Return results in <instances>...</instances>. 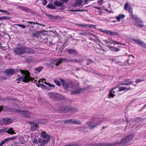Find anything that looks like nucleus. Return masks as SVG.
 Instances as JSON below:
<instances>
[{
    "label": "nucleus",
    "instance_id": "f257e3e1",
    "mask_svg": "<svg viewBox=\"0 0 146 146\" xmlns=\"http://www.w3.org/2000/svg\"><path fill=\"white\" fill-rule=\"evenodd\" d=\"M18 72H20L23 76L17 78V81H20L22 80L23 82L26 83L29 82L30 81L33 82V79L30 76V74L28 71L18 69Z\"/></svg>",
    "mask_w": 146,
    "mask_h": 146
},
{
    "label": "nucleus",
    "instance_id": "f03ea898",
    "mask_svg": "<svg viewBox=\"0 0 146 146\" xmlns=\"http://www.w3.org/2000/svg\"><path fill=\"white\" fill-rule=\"evenodd\" d=\"M41 135L44 139H39L37 141V143H40L38 146H44L47 144L50 138V136L47 134L44 131H42L41 133Z\"/></svg>",
    "mask_w": 146,
    "mask_h": 146
},
{
    "label": "nucleus",
    "instance_id": "7ed1b4c3",
    "mask_svg": "<svg viewBox=\"0 0 146 146\" xmlns=\"http://www.w3.org/2000/svg\"><path fill=\"white\" fill-rule=\"evenodd\" d=\"M13 51L15 54H22L25 53H30L31 52L29 48L24 46L21 48H15Z\"/></svg>",
    "mask_w": 146,
    "mask_h": 146
},
{
    "label": "nucleus",
    "instance_id": "20e7f679",
    "mask_svg": "<svg viewBox=\"0 0 146 146\" xmlns=\"http://www.w3.org/2000/svg\"><path fill=\"white\" fill-rule=\"evenodd\" d=\"M50 98L54 100H60L65 99L63 95L54 92H50L48 93Z\"/></svg>",
    "mask_w": 146,
    "mask_h": 146
},
{
    "label": "nucleus",
    "instance_id": "39448f33",
    "mask_svg": "<svg viewBox=\"0 0 146 146\" xmlns=\"http://www.w3.org/2000/svg\"><path fill=\"white\" fill-rule=\"evenodd\" d=\"M59 80L66 90H68L70 86L72 85V82L71 80L67 79L65 80L62 78H59Z\"/></svg>",
    "mask_w": 146,
    "mask_h": 146
},
{
    "label": "nucleus",
    "instance_id": "423d86ee",
    "mask_svg": "<svg viewBox=\"0 0 146 146\" xmlns=\"http://www.w3.org/2000/svg\"><path fill=\"white\" fill-rule=\"evenodd\" d=\"M106 120L104 118H100L99 121L97 122H88L87 123V125L90 129H94L98 125H100L102 122Z\"/></svg>",
    "mask_w": 146,
    "mask_h": 146
},
{
    "label": "nucleus",
    "instance_id": "0eeeda50",
    "mask_svg": "<svg viewBox=\"0 0 146 146\" xmlns=\"http://www.w3.org/2000/svg\"><path fill=\"white\" fill-rule=\"evenodd\" d=\"M15 112L19 113L23 117L29 118L31 116V113L27 110H21L15 109Z\"/></svg>",
    "mask_w": 146,
    "mask_h": 146
},
{
    "label": "nucleus",
    "instance_id": "6e6552de",
    "mask_svg": "<svg viewBox=\"0 0 146 146\" xmlns=\"http://www.w3.org/2000/svg\"><path fill=\"white\" fill-rule=\"evenodd\" d=\"M134 136L132 135H127L123 138L120 141L121 145H124L131 141L133 139Z\"/></svg>",
    "mask_w": 146,
    "mask_h": 146
},
{
    "label": "nucleus",
    "instance_id": "1a4fd4ad",
    "mask_svg": "<svg viewBox=\"0 0 146 146\" xmlns=\"http://www.w3.org/2000/svg\"><path fill=\"white\" fill-rule=\"evenodd\" d=\"M65 124L70 123L72 124H80V121L74 119H66L64 122Z\"/></svg>",
    "mask_w": 146,
    "mask_h": 146
},
{
    "label": "nucleus",
    "instance_id": "9d476101",
    "mask_svg": "<svg viewBox=\"0 0 146 146\" xmlns=\"http://www.w3.org/2000/svg\"><path fill=\"white\" fill-rule=\"evenodd\" d=\"M19 69H7L6 70L5 72L6 74L9 76H12L14 74L15 72H18Z\"/></svg>",
    "mask_w": 146,
    "mask_h": 146
},
{
    "label": "nucleus",
    "instance_id": "9b49d317",
    "mask_svg": "<svg viewBox=\"0 0 146 146\" xmlns=\"http://www.w3.org/2000/svg\"><path fill=\"white\" fill-rule=\"evenodd\" d=\"M58 59V58H55L52 60L50 62V65L51 68H56L60 64V63H59V62L56 61V60Z\"/></svg>",
    "mask_w": 146,
    "mask_h": 146
},
{
    "label": "nucleus",
    "instance_id": "f8f14e48",
    "mask_svg": "<svg viewBox=\"0 0 146 146\" xmlns=\"http://www.w3.org/2000/svg\"><path fill=\"white\" fill-rule=\"evenodd\" d=\"M56 61L59 62V63L61 64L62 62H70V59L66 58H58V59L56 60Z\"/></svg>",
    "mask_w": 146,
    "mask_h": 146
},
{
    "label": "nucleus",
    "instance_id": "ddd939ff",
    "mask_svg": "<svg viewBox=\"0 0 146 146\" xmlns=\"http://www.w3.org/2000/svg\"><path fill=\"white\" fill-rule=\"evenodd\" d=\"M105 33L110 35L118 36L119 34L117 32H113L111 31L105 30L104 31Z\"/></svg>",
    "mask_w": 146,
    "mask_h": 146
},
{
    "label": "nucleus",
    "instance_id": "4468645a",
    "mask_svg": "<svg viewBox=\"0 0 146 146\" xmlns=\"http://www.w3.org/2000/svg\"><path fill=\"white\" fill-rule=\"evenodd\" d=\"M43 31H39L35 33H33L32 34V36L34 38H38L40 36V34L43 33Z\"/></svg>",
    "mask_w": 146,
    "mask_h": 146
},
{
    "label": "nucleus",
    "instance_id": "2eb2a0df",
    "mask_svg": "<svg viewBox=\"0 0 146 146\" xmlns=\"http://www.w3.org/2000/svg\"><path fill=\"white\" fill-rule=\"evenodd\" d=\"M124 9L129 12L131 13H133V10L131 7L129 6L128 5V3H127L125 5Z\"/></svg>",
    "mask_w": 146,
    "mask_h": 146
},
{
    "label": "nucleus",
    "instance_id": "dca6fc26",
    "mask_svg": "<svg viewBox=\"0 0 146 146\" xmlns=\"http://www.w3.org/2000/svg\"><path fill=\"white\" fill-rule=\"evenodd\" d=\"M12 109L7 106H0V112L2 111H6L8 110H11Z\"/></svg>",
    "mask_w": 146,
    "mask_h": 146
},
{
    "label": "nucleus",
    "instance_id": "f3484780",
    "mask_svg": "<svg viewBox=\"0 0 146 146\" xmlns=\"http://www.w3.org/2000/svg\"><path fill=\"white\" fill-rule=\"evenodd\" d=\"M84 61L83 59H77L74 58L73 59H70V62L76 63L78 62L80 63H82Z\"/></svg>",
    "mask_w": 146,
    "mask_h": 146
},
{
    "label": "nucleus",
    "instance_id": "a211bd4d",
    "mask_svg": "<svg viewBox=\"0 0 146 146\" xmlns=\"http://www.w3.org/2000/svg\"><path fill=\"white\" fill-rule=\"evenodd\" d=\"M108 47L111 50L115 52H117L120 50V49L118 48L111 46H108Z\"/></svg>",
    "mask_w": 146,
    "mask_h": 146
},
{
    "label": "nucleus",
    "instance_id": "6ab92c4d",
    "mask_svg": "<svg viewBox=\"0 0 146 146\" xmlns=\"http://www.w3.org/2000/svg\"><path fill=\"white\" fill-rule=\"evenodd\" d=\"M17 7L19 9L25 12H29L30 10L29 9L26 7L21 6H18Z\"/></svg>",
    "mask_w": 146,
    "mask_h": 146
},
{
    "label": "nucleus",
    "instance_id": "aec40b11",
    "mask_svg": "<svg viewBox=\"0 0 146 146\" xmlns=\"http://www.w3.org/2000/svg\"><path fill=\"white\" fill-rule=\"evenodd\" d=\"M82 1L81 0H76L74 6L76 7L78 6H80L82 5Z\"/></svg>",
    "mask_w": 146,
    "mask_h": 146
},
{
    "label": "nucleus",
    "instance_id": "412c9836",
    "mask_svg": "<svg viewBox=\"0 0 146 146\" xmlns=\"http://www.w3.org/2000/svg\"><path fill=\"white\" fill-rule=\"evenodd\" d=\"M1 119L2 120V122H3L4 123V124H5V123L10 122L11 120V118H2Z\"/></svg>",
    "mask_w": 146,
    "mask_h": 146
},
{
    "label": "nucleus",
    "instance_id": "4be33fe9",
    "mask_svg": "<svg viewBox=\"0 0 146 146\" xmlns=\"http://www.w3.org/2000/svg\"><path fill=\"white\" fill-rule=\"evenodd\" d=\"M54 4L55 5L58 7H62L63 5L62 2L58 1H55L54 2Z\"/></svg>",
    "mask_w": 146,
    "mask_h": 146
},
{
    "label": "nucleus",
    "instance_id": "5701e85b",
    "mask_svg": "<svg viewBox=\"0 0 146 146\" xmlns=\"http://www.w3.org/2000/svg\"><path fill=\"white\" fill-rule=\"evenodd\" d=\"M114 90V89L113 88H112L111 91L110 92L109 94V96L108 97V98H113L114 97V92L113 91Z\"/></svg>",
    "mask_w": 146,
    "mask_h": 146
},
{
    "label": "nucleus",
    "instance_id": "b1692460",
    "mask_svg": "<svg viewBox=\"0 0 146 146\" xmlns=\"http://www.w3.org/2000/svg\"><path fill=\"white\" fill-rule=\"evenodd\" d=\"M31 130L32 131H35L36 129L37 126L36 124L35 123H31Z\"/></svg>",
    "mask_w": 146,
    "mask_h": 146
},
{
    "label": "nucleus",
    "instance_id": "393cba45",
    "mask_svg": "<svg viewBox=\"0 0 146 146\" xmlns=\"http://www.w3.org/2000/svg\"><path fill=\"white\" fill-rule=\"evenodd\" d=\"M68 52L70 54H75L76 55L77 52L75 49H69L68 50Z\"/></svg>",
    "mask_w": 146,
    "mask_h": 146
},
{
    "label": "nucleus",
    "instance_id": "a878e982",
    "mask_svg": "<svg viewBox=\"0 0 146 146\" xmlns=\"http://www.w3.org/2000/svg\"><path fill=\"white\" fill-rule=\"evenodd\" d=\"M6 132H7L8 134H11V135L15 134V133L13 130V128H10L9 129H8L7 128V131Z\"/></svg>",
    "mask_w": 146,
    "mask_h": 146
},
{
    "label": "nucleus",
    "instance_id": "bb28decb",
    "mask_svg": "<svg viewBox=\"0 0 146 146\" xmlns=\"http://www.w3.org/2000/svg\"><path fill=\"white\" fill-rule=\"evenodd\" d=\"M130 89V88H126L125 87L121 86L119 88V90L118 91H121L124 90H128Z\"/></svg>",
    "mask_w": 146,
    "mask_h": 146
},
{
    "label": "nucleus",
    "instance_id": "cd10ccee",
    "mask_svg": "<svg viewBox=\"0 0 146 146\" xmlns=\"http://www.w3.org/2000/svg\"><path fill=\"white\" fill-rule=\"evenodd\" d=\"M125 17V15L124 14H119L115 18L118 20H119L120 19L124 18Z\"/></svg>",
    "mask_w": 146,
    "mask_h": 146
},
{
    "label": "nucleus",
    "instance_id": "c85d7f7f",
    "mask_svg": "<svg viewBox=\"0 0 146 146\" xmlns=\"http://www.w3.org/2000/svg\"><path fill=\"white\" fill-rule=\"evenodd\" d=\"M131 16L132 18L135 21V22H138L139 21H140V19L138 18L136 16L133 15H132Z\"/></svg>",
    "mask_w": 146,
    "mask_h": 146
},
{
    "label": "nucleus",
    "instance_id": "c756f323",
    "mask_svg": "<svg viewBox=\"0 0 146 146\" xmlns=\"http://www.w3.org/2000/svg\"><path fill=\"white\" fill-rule=\"evenodd\" d=\"M27 23H30V24H33L34 25L36 24V25H38L39 26H42V27H44L45 26V25H43L42 24L40 23H37V22H27Z\"/></svg>",
    "mask_w": 146,
    "mask_h": 146
},
{
    "label": "nucleus",
    "instance_id": "7c9ffc66",
    "mask_svg": "<svg viewBox=\"0 0 146 146\" xmlns=\"http://www.w3.org/2000/svg\"><path fill=\"white\" fill-rule=\"evenodd\" d=\"M46 7L47 8H50L51 9H55V7L51 4H48L46 6Z\"/></svg>",
    "mask_w": 146,
    "mask_h": 146
},
{
    "label": "nucleus",
    "instance_id": "2f4dec72",
    "mask_svg": "<svg viewBox=\"0 0 146 146\" xmlns=\"http://www.w3.org/2000/svg\"><path fill=\"white\" fill-rule=\"evenodd\" d=\"M142 21L140 19V21H139L138 22L137 21V22H136L138 26L141 27H143V25L142 24Z\"/></svg>",
    "mask_w": 146,
    "mask_h": 146
},
{
    "label": "nucleus",
    "instance_id": "473e14b6",
    "mask_svg": "<svg viewBox=\"0 0 146 146\" xmlns=\"http://www.w3.org/2000/svg\"><path fill=\"white\" fill-rule=\"evenodd\" d=\"M133 83V82L131 81L129 82H128L124 83L123 82H120L119 83L121 84L122 85H129L131 84H132Z\"/></svg>",
    "mask_w": 146,
    "mask_h": 146
},
{
    "label": "nucleus",
    "instance_id": "72a5a7b5",
    "mask_svg": "<svg viewBox=\"0 0 146 146\" xmlns=\"http://www.w3.org/2000/svg\"><path fill=\"white\" fill-rule=\"evenodd\" d=\"M94 62V61L91 59H89L87 60V62L86 63V65H88L90 64L93 63Z\"/></svg>",
    "mask_w": 146,
    "mask_h": 146
},
{
    "label": "nucleus",
    "instance_id": "f704fd0d",
    "mask_svg": "<svg viewBox=\"0 0 146 146\" xmlns=\"http://www.w3.org/2000/svg\"><path fill=\"white\" fill-rule=\"evenodd\" d=\"M90 34V33L89 32H84L83 33H79V35H82V36H86L87 35H89Z\"/></svg>",
    "mask_w": 146,
    "mask_h": 146
},
{
    "label": "nucleus",
    "instance_id": "c9c22d12",
    "mask_svg": "<svg viewBox=\"0 0 146 146\" xmlns=\"http://www.w3.org/2000/svg\"><path fill=\"white\" fill-rule=\"evenodd\" d=\"M7 131V128L6 127L3 128L0 130V134L2 133L6 132Z\"/></svg>",
    "mask_w": 146,
    "mask_h": 146
},
{
    "label": "nucleus",
    "instance_id": "e433bc0d",
    "mask_svg": "<svg viewBox=\"0 0 146 146\" xmlns=\"http://www.w3.org/2000/svg\"><path fill=\"white\" fill-rule=\"evenodd\" d=\"M43 69V68L41 66L38 67L37 68L35 69V70L37 71L38 73L40 72Z\"/></svg>",
    "mask_w": 146,
    "mask_h": 146
},
{
    "label": "nucleus",
    "instance_id": "4c0bfd02",
    "mask_svg": "<svg viewBox=\"0 0 146 146\" xmlns=\"http://www.w3.org/2000/svg\"><path fill=\"white\" fill-rule=\"evenodd\" d=\"M0 11L3 13H5V14L7 15H10L11 14L10 13L6 10L0 9Z\"/></svg>",
    "mask_w": 146,
    "mask_h": 146
},
{
    "label": "nucleus",
    "instance_id": "58836bf2",
    "mask_svg": "<svg viewBox=\"0 0 146 146\" xmlns=\"http://www.w3.org/2000/svg\"><path fill=\"white\" fill-rule=\"evenodd\" d=\"M96 51L97 53H100L102 55H103L104 54V52L105 51V50L101 49L99 52L97 51V50H96Z\"/></svg>",
    "mask_w": 146,
    "mask_h": 146
},
{
    "label": "nucleus",
    "instance_id": "ea45409f",
    "mask_svg": "<svg viewBox=\"0 0 146 146\" xmlns=\"http://www.w3.org/2000/svg\"><path fill=\"white\" fill-rule=\"evenodd\" d=\"M17 137L16 136H13L12 137L8 138V139H9V141H13V140L17 139Z\"/></svg>",
    "mask_w": 146,
    "mask_h": 146
},
{
    "label": "nucleus",
    "instance_id": "a19ab883",
    "mask_svg": "<svg viewBox=\"0 0 146 146\" xmlns=\"http://www.w3.org/2000/svg\"><path fill=\"white\" fill-rule=\"evenodd\" d=\"M86 24H76V26H78L79 27H86Z\"/></svg>",
    "mask_w": 146,
    "mask_h": 146
},
{
    "label": "nucleus",
    "instance_id": "79ce46f5",
    "mask_svg": "<svg viewBox=\"0 0 146 146\" xmlns=\"http://www.w3.org/2000/svg\"><path fill=\"white\" fill-rule=\"evenodd\" d=\"M144 80H145L144 79H137L135 80V82L136 83L138 84L140 82H143Z\"/></svg>",
    "mask_w": 146,
    "mask_h": 146
},
{
    "label": "nucleus",
    "instance_id": "37998d69",
    "mask_svg": "<svg viewBox=\"0 0 146 146\" xmlns=\"http://www.w3.org/2000/svg\"><path fill=\"white\" fill-rule=\"evenodd\" d=\"M54 82L58 86H60V83L58 80H54Z\"/></svg>",
    "mask_w": 146,
    "mask_h": 146
},
{
    "label": "nucleus",
    "instance_id": "c03bdc74",
    "mask_svg": "<svg viewBox=\"0 0 146 146\" xmlns=\"http://www.w3.org/2000/svg\"><path fill=\"white\" fill-rule=\"evenodd\" d=\"M17 26H18L21 27L23 29H25V25H21L20 24H15Z\"/></svg>",
    "mask_w": 146,
    "mask_h": 146
},
{
    "label": "nucleus",
    "instance_id": "a18cd8bd",
    "mask_svg": "<svg viewBox=\"0 0 146 146\" xmlns=\"http://www.w3.org/2000/svg\"><path fill=\"white\" fill-rule=\"evenodd\" d=\"M40 80H39V81H38V82H39V84L41 86H43V87H44V88H46V89H48V90H50L49 89V88L47 87V86H45V85H43V84H40Z\"/></svg>",
    "mask_w": 146,
    "mask_h": 146
},
{
    "label": "nucleus",
    "instance_id": "49530a36",
    "mask_svg": "<svg viewBox=\"0 0 146 146\" xmlns=\"http://www.w3.org/2000/svg\"><path fill=\"white\" fill-rule=\"evenodd\" d=\"M2 19L10 20L11 17L9 16L2 17Z\"/></svg>",
    "mask_w": 146,
    "mask_h": 146
},
{
    "label": "nucleus",
    "instance_id": "de8ad7c7",
    "mask_svg": "<svg viewBox=\"0 0 146 146\" xmlns=\"http://www.w3.org/2000/svg\"><path fill=\"white\" fill-rule=\"evenodd\" d=\"M79 92H78V91H77V90H75L74 91H72L71 92V94L72 95L74 94H79Z\"/></svg>",
    "mask_w": 146,
    "mask_h": 146
},
{
    "label": "nucleus",
    "instance_id": "09e8293b",
    "mask_svg": "<svg viewBox=\"0 0 146 146\" xmlns=\"http://www.w3.org/2000/svg\"><path fill=\"white\" fill-rule=\"evenodd\" d=\"M140 44H139L140 45L143 47L146 48V44L144 42L141 41L140 43Z\"/></svg>",
    "mask_w": 146,
    "mask_h": 146
},
{
    "label": "nucleus",
    "instance_id": "8fccbe9b",
    "mask_svg": "<svg viewBox=\"0 0 146 146\" xmlns=\"http://www.w3.org/2000/svg\"><path fill=\"white\" fill-rule=\"evenodd\" d=\"M70 146H78L79 145L78 143H69Z\"/></svg>",
    "mask_w": 146,
    "mask_h": 146
},
{
    "label": "nucleus",
    "instance_id": "3c124183",
    "mask_svg": "<svg viewBox=\"0 0 146 146\" xmlns=\"http://www.w3.org/2000/svg\"><path fill=\"white\" fill-rule=\"evenodd\" d=\"M42 3L44 6H45L47 4V1L46 0H43L42 1Z\"/></svg>",
    "mask_w": 146,
    "mask_h": 146
},
{
    "label": "nucleus",
    "instance_id": "603ef678",
    "mask_svg": "<svg viewBox=\"0 0 146 146\" xmlns=\"http://www.w3.org/2000/svg\"><path fill=\"white\" fill-rule=\"evenodd\" d=\"M92 26H96V25L88 24H86V27H89L90 28H92Z\"/></svg>",
    "mask_w": 146,
    "mask_h": 146
},
{
    "label": "nucleus",
    "instance_id": "864d4df0",
    "mask_svg": "<svg viewBox=\"0 0 146 146\" xmlns=\"http://www.w3.org/2000/svg\"><path fill=\"white\" fill-rule=\"evenodd\" d=\"M77 90L79 92V93L83 92V89L82 88H78Z\"/></svg>",
    "mask_w": 146,
    "mask_h": 146
},
{
    "label": "nucleus",
    "instance_id": "5fc2aeb1",
    "mask_svg": "<svg viewBox=\"0 0 146 146\" xmlns=\"http://www.w3.org/2000/svg\"><path fill=\"white\" fill-rule=\"evenodd\" d=\"M84 10H72L71 11H74V12H77V11H84Z\"/></svg>",
    "mask_w": 146,
    "mask_h": 146
},
{
    "label": "nucleus",
    "instance_id": "6e6d98bb",
    "mask_svg": "<svg viewBox=\"0 0 146 146\" xmlns=\"http://www.w3.org/2000/svg\"><path fill=\"white\" fill-rule=\"evenodd\" d=\"M112 43L113 44H119V42H117L113 40H112Z\"/></svg>",
    "mask_w": 146,
    "mask_h": 146
},
{
    "label": "nucleus",
    "instance_id": "4d7b16f0",
    "mask_svg": "<svg viewBox=\"0 0 146 146\" xmlns=\"http://www.w3.org/2000/svg\"><path fill=\"white\" fill-rule=\"evenodd\" d=\"M104 0H99L98 2V3L100 4V5H101L103 3Z\"/></svg>",
    "mask_w": 146,
    "mask_h": 146
},
{
    "label": "nucleus",
    "instance_id": "13d9d810",
    "mask_svg": "<svg viewBox=\"0 0 146 146\" xmlns=\"http://www.w3.org/2000/svg\"><path fill=\"white\" fill-rule=\"evenodd\" d=\"M72 111L73 112H76L78 111V109L76 108H72Z\"/></svg>",
    "mask_w": 146,
    "mask_h": 146
},
{
    "label": "nucleus",
    "instance_id": "bf43d9fd",
    "mask_svg": "<svg viewBox=\"0 0 146 146\" xmlns=\"http://www.w3.org/2000/svg\"><path fill=\"white\" fill-rule=\"evenodd\" d=\"M45 65L47 66L51 67L50 63H46L45 64Z\"/></svg>",
    "mask_w": 146,
    "mask_h": 146
},
{
    "label": "nucleus",
    "instance_id": "052dcab7",
    "mask_svg": "<svg viewBox=\"0 0 146 146\" xmlns=\"http://www.w3.org/2000/svg\"><path fill=\"white\" fill-rule=\"evenodd\" d=\"M139 40L138 39H133V41L135 42V43H137V42H138V41Z\"/></svg>",
    "mask_w": 146,
    "mask_h": 146
},
{
    "label": "nucleus",
    "instance_id": "680f3d73",
    "mask_svg": "<svg viewBox=\"0 0 146 146\" xmlns=\"http://www.w3.org/2000/svg\"><path fill=\"white\" fill-rule=\"evenodd\" d=\"M60 1H62V2L65 3L67 2L69 0H60Z\"/></svg>",
    "mask_w": 146,
    "mask_h": 146
},
{
    "label": "nucleus",
    "instance_id": "e2e57ef3",
    "mask_svg": "<svg viewBox=\"0 0 146 146\" xmlns=\"http://www.w3.org/2000/svg\"><path fill=\"white\" fill-rule=\"evenodd\" d=\"M105 146H113V145L110 144L109 143H106L105 144Z\"/></svg>",
    "mask_w": 146,
    "mask_h": 146
},
{
    "label": "nucleus",
    "instance_id": "0e129e2a",
    "mask_svg": "<svg viewBox=\"0 0 146 146\" xmlns=\"http://www.w3.org/2000/svg\"><path fill=\"white\" fill-rule=\"evenodd\" d=\"M49 86L50 87H55V86L53 84H50V85H49V86Z\"/></svg>",
    "mask_w": 146,
    "mask_h": 146
},
{
    "label": "nucleus",
    "instance_id": "69168bd1",
    "mask_svg": "<svg viewBox=\"0 0 146 146\" xmlns=\"http://www.w3.org/2000/svg\"><path fill=\"white\" fill-rule=\"evenodd\" d=\"M33 143H37V139H35L33 141Z\"/></svg>",
    "mask_w": 146,
    "mask_h": 146
},
{
    "label": "nucleus",
    "instance_id": "338daca9",
    "mask_svg": "<svg viewBox=\"0 0 146 146\" xmlns=\"http://www.w3.org/2000/svg\"><path fill=\"white\" fill-rule=\"evenodd\" d=\"M43 83H45L46 85L49 86L50 84V83L46 82H44Z\"/></svg>",
    "mask_w": 146,
    "mask_h": 146
},
{
    "label": "nucleus",
    "instance_id": "774afa93",
    "mask_svg": "<svg viewBox=\"0 0 146 146\" xmlns=\"http://www.w3.org/2000/svg\"><path fill=\"white\" fill-rule=\"evenodd\" d=\"M4 140L5 141L6 143H8L9 141L8 138L5 139Z\"/></svg>",
    "mask_w": 146,
    "mask_h": 146
}]
</instances>
